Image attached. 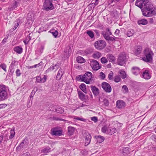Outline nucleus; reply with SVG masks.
<instances>
[{"mask_svg": "<svg viewBox=\"0 0 156 156\" xmlns=\"http://www.w3.org/2000/svg\"><path fill=\"white\" fill-rule=\"evenodd\" d=\"M32 35V34L30 33L23 41V42L25 45L27 44L28 43L29 41L31 40V35Z\"/></svg>", "mask_w": 156, "mask_h": 156, "instance_id": "obj_29", "label": "nucleus"}, {"mask_svg": "<svg viewBox=\"0 0 156 156\" xmlns=\"http://www.w3.org/2000/svg\"><path fill=\"white\" fill-rule=\"evenodd\" d=\"M13 50L15 52L19 54H21L23 52V48L20 46L15 47Z\"/></svg>", "mask_w": 156, "mask_h": 156, "instance_id": "obj_23", "label": "nucleus"}, {"mask_svg": "<svg viewBox=\"0 0 156 156\" xmlns=\"http://www.w3.org/2000/svg\"><path fill=\"white\" fill-rule=\"evenodd\" d=\"M101 62L102 64H105L107 63L108 61L107 58L105 57H103L101 59Z\"/></svg>", "mask_w": 156, "mask_h": 156, "instance_id": "obj_50", "label": "nucleus"}, {"mask_svg": "<svg viewBox=\"0 0 156 156\" xmlns=\"http://www.w3.org/2000/svg\"><path fill=\"white\" fill-rule=\"evenodd\" d=\"M50 32L55 37H56L58 34V32L56 30L54 31L51 30Z\"/></svg>", "mask_w": 156, "mask_h": 156, "instance_id": "obj_45", "label": "nucleus"}, {"mask_svg": "<svg viewBox=\"0 0 156 156\" xmlns=\"http://www.w3.org/2000/svg\"><path fill=\"white\" fill-rule=\"evenodd\" d=\"M108 129L107 128V127L106 126H104L101 129V131L103 133H108Z\"/></svg>", "mask_w": 156, "mask_h": 156, "instance_id": "obj_52", "label": "nucleus"}, {"mask_svg": "<svg viewBox=\"0 0 156 156\" xmlns=\"http://www.w3.org/2000/svg\"><path fill=\"white\" fill-rule=\"evenodd\" d=\"M120 0H111V4L114 3V4H113V5H115V4L117 3V2H119Z\"/></svg>", "mask_w": 156, "mask_h": 156, "instance_id": "obj_56", "label": "nucleus"}, {"mask_svg": "<svg viewBox=\"0 0 156 156\" xmlns=\"http://www.w3.org/2000/svg\"><path fill=\"white\" fill-rule=\"evenodd\" d=\"M119 73L122 78L124 79L126 77V76L125 72L123 70H120L119 71Z\"/></svg>", "mask_w": 156, "mask_h": 156, "instance_id": "obj_37", "label": "nucleus"}, {"mask_svg": "<svg viewBox=\"0 0 156 156\" xmlns=\"http://www.w3.org/2000/svg\"><path fill=\"white\" fill-rule=\"evenodd\" d=\"M126 61V54L124 52H122L119 55L118 59V64L120 66H123Z\"/></svg>", "mask_w": 156, "mask_h": 156, "instance_id": "obj_6", "label": "nucleus"}, {"mask_svg": "<svg viewBox=\"0 0 156 156\" xmlns=\"http://www.w3.org/2000/svg\"><path fill=\"white\" fill-rule=\"evenodd\" d=\"M70 48V47L68 46L66 48V49L64 50L65 55H66L67 57H69V54L71 53Z\"/></svg>", "mask_w": 156, "mask_h": 156, "instance_id": "obj_25", "label": "nucleus"}, {"mask_svg": "<svg viewBox=\"0 0 156 156\" xmlns=\"http://www.w3.org/2000/svg\"><path fill=\"white\" fill-rule=\"evenodd\" d=\"M113 73H109L108 76V78L110 80H112L113 79Z\"/></svg>", "mask_w": 156, "mask_h": 156, "instance_id": "obj_57", "label": "nucleus"}, {"mask_svg": "<svg viewBox=\"0 0 156 156\" xmlns=\"http://www.w3.org/2000/svg\"><path fill=\"white\" fill-rule=\"evenodd\" d=\"M143 78L145 79H149L151 77V75L149 73V71L148 70H145L143 72L142 74Z\"/></svg>", "mask_w": 156, "mask_h": 156, "instance_id": "obj_21", "label": "nucleus"}, {"mask_svg": "<svg viewBox=\"0 0 156 156\" xmlns=\"http://www.w3.org/2000/svg\"><path fill=\"white\" fill-rule=\"evenodd\" d=\"M47 79V76L45 75H42L40 76V83H43L46 81Z\"/></svg>", "mask_w": 156, "mask_h": 156, "instance_id": "obj_42", "label": "nucleus"}, {"mask_svg": "<svg viewBox=\"0 0 156 156\" xmlns=\"http://www.w3.org/2000/svg\"><path fill=\"white\" fill-rule=\"evenodd\" d=\"M8 98V89L7 87L4 84H0V101L6 100Z\"/></svg>", "mask_w": 156, "mask_h": 156, "instance_id": "obj_3", "label": "nucleus"}, {"mask_svg": "<svg viewBox=\"0 0 156 156\" xmlns=\"http://www.w3.org/2000/svg\"><path fill=\"white\" fill-rule=\"evenodd\" d=\"M51 134L55 136H60L62 135V130L58 129L57 128H54L51 129Z\"/></svg>", "mask_w": 156, "mask_h": 156, "instance_id": "obj_13", "label": "nucleus"}, {"mask_svg": "<svg viewBox=\"0 0 156 156\" xmlns=\"http://www.w3.org/2000/svg\"><path fill=\"white\" fill-rule=\"evenodd\" d=\"M51 148L49 147H47L41 150V153L46 154L51 151Z\"/></svg>", "mask_w": 156, "mask_h": 156, "instance_id": "obj_38", "label": "nucleus"}, {"mask_svg": "<svg viewBox=\"0 0 156 156\" xmlns=\"http://www.w3.org/2000/svg\"><path fill=\"white\" fill-rule=\"evenodd\" d=\"M135 33V32L133 30H129L127 32V35L128 37H130L133 36V34Z\"/></svg>", "mask_w": 156, "mask_h": 156, "instance_id": "obj_41", "label": "nucleus"}, {"mask_svg": "<svg viewBox=\"0 0 156 156\" xmlns=\"http://www.w3.org/2000/svg\"><path fill=\"white\" fill-rule=\"evenodd\" d=\"M109 61L111 62H114L115 61V57L112 54H109L107 55Z\"/></svg>", "mask_w": 156, "mask_h": 156, "instance_id": "obj_35", "label": "nucleus"}, {"mask_svg": "<svg viewBox=\"0 0 156 156\" xmlns=\"http://www.w3.org/2000/svg\"><path fill=\"white\" fill-rule=\"evenodd\" d=\"M100 76L102 79H104L105 77V74L102 72H101L100 73Z\"/></svg>", "mask_w": 156, "mask_h": 156, "instance_id": "obj_58", "label": "nucleus"}, {"mask_svg": "<svg viewBox=\"0 0 156 156\" xmlns=\"http://www.w3.org/2000/svg\"><path fill=\"white\" fill-rule=\"evenodd\" d=\"M91 119L92 120L94 121V122H97L98 120L97 117L95 116L92 117Z\"/></svg>", "mask_w": 156, "mask_h": 156, "instance_id": "obj_62", "label": "nucleus"}, {"mask_svg": "<svg viewBox=\"0 0 156 156\" xmlns=\"http://www.w3.org/2000/svg\"><path fill=\"white\" fill-rule=\"evenodd\" d=\"M78 93L80 99H82L84 98L85 95L81 91H78Z\"/></svg>", "mask_w": 156, "mask_h": 156, "instance_id": "obj_46", "label": "nucleus"}, {"mask_svg": "<svg viewBox=\"0 0 156 156\" xmlns=\"http://www.w3.org/2000/svg\"><path fill=\"white\" fill-rule=\"evenodd\" d=\"M16 76H20L21 74V73L20 72V69H16Z\"/></svg>", "mask_w": 156, "mask_h": 156, "instance_id": "obj_54", "label": "nucleus"}, {"mask_svg": "<svg viewBox=\"0 0 156 156\" xmlns=\"http://www.w3.org/2000/svg\"><path fill=\"white\" fill-rule=\"evenodd\" d=\"M76 61L78 63H84L86 61L81 56L78 57L76 58Z\"/></svg>", "mask_w": 156, "mask_h": 156, "instance_id": "obj_33", "label": "nucleus"}, {"mask_svg": "<svg viewBox=\"0 0 156 156\" xmlns=\"http://www.w3.org/2000/svg\"><path fill=\"white\" fill-rule=\"evenodd\" d=\"M129 153V148L128 147H123L122 150L120 151V153L124 155H125Z\"/></svg>", "mask_w": 156, "mask_h": 156, "instance_id": "obj_16", "label": "nucleus"}, {"mask_svg": "<svg viewBox=\"0 0 156 156\" xmlns=\"http://www.w3.org/2000/svg\"><path fill=\"white\" fill-rule=\"evenodd\" d=\"M7 106V104H0V109L5 108Z\"/></svg>", "mask_w": 156, "mask_h": 156, "instance_id": "obj_63", "label": "nucleus"}, {"mask_svg": "<svg viewBox=\"0 0 156 156\" xmlns=\"http://www.w3.org/2000/svg\"><path fill=\"white\" fill-rule=\"evenodd\" d=\"M95 138L97 140V142L99 143L103 142L104 140V137L101 136H95Z\"/></svg>", "mask_w": 156, "mask_h": 156, "instance_id": "obj_32", "label": "nucleus"}, {"mask_svg": "<svg viewBox=\"0 0 156 156\" xmlns=\"http://www.w3.org/2000/svg\"><path fill=\"white\" fill-rule=\"evenodd\" d=\"M75 130V128L72 126H69L68 127V131L69 135H73Z\"/></svg>", "mask_w": 156, "mask_h": 156, "instance_id": "obj_28", "label": "nucleus"}, {"mask_svg": "<svg viewBox=\"0 0 156 156\" xmlns=\"http://www.w3.org/2000/svg\"><path fill=\"white\" fill-rule=\"evenodd\" d=\"M18 4V3L14 1L11 5V6L9 7V10L10 11H12L15 9L17 7Z\"/></svg>", "mask_w": 156, "mask_h": 156, "instance_id": "obj_30", "label": "nucleus"}, {"mask_svg": "<svg viewBox=\"0 0 156 156\" xmlns=\"http://www.w3.org/2000/svg\"><path fill=\"white\" fill-rule=\"evenodd\" d=\"M0 67H1L5 72L6 71V66L5 64H1L0 65Z\"/></svg>", "mask_w": 156, "mask_h": 156, "instance_id": "obj_53", "label": "nucleus"}, {"mask_svg": "<svg viewBox=\"0 0 156 156\" xmlns=\"http://www.w3.org/2000/svg\"><path fill=\"white\" fill-rule=\"evenodd\" d=\"M87 34L91 38H93L94 36V34L93 32L91 30H87Z\"/></svg>", "mask_w": 156, "mask_h": 156, "instance_id": "obj_48", "label": "nucleus"}, {"mask_svg": "<svg viewBox=\"0 0 156 156\" xmlns=\"http://www.w3.org/2000/svg\"><path fill=\"white\" fill-rule=\"evenodd\" d=\"M101 34L105 39L107 41H112L115 40L114 37H113L110 36V35H112V33L108 28L106 29V31H102Z\"/></svg>", "mask_w": 156, "mask_h": 156, "instance_id": "obj_5", "label": "nucleus"}, {"mask_svg": "<svg viewBox=\"0 0 156 156\" xmlns=\"http://www.w3.org/2000/svg\"><path fill=\"white\" fill-rule=\"evenodd\" d=\"M73 118L76 120H80L83 122H85L86 121V119H84L82 118L76 116H73Z\"/></svg>", "mask_w": 156, "mask_h": 156, "instance_id": "obj_44", "label": "nucleus"}, {"mask_svg": "<svg viewBox=\"0 0 156 156\" xmlns=\"http://www.w3.org/2000/svg\"><path fill=\"white\" fill-rule=\"evenodd\" d=\"M64 73L63 70L60 69L58 72L56 78V79L58 80H60L63 74Z\"/></svg>", "mask_w": 156, "mask_h": 156, "instance_id": "obj_18", "label": "nucleus"}, {"mask_svg": "<svg viewBox=\"0 0 156 156\" xmlns=\"http://www.w3.org/2000/svg\"><path fill=\"white\" fill-rule=\"evenodd\" d=\"M122 89L125 90L126 92L128 91V89L126 85H124L122 87Z\"/></svg>", "mask_w": 156, "mask_h": 156, "instance_id": "obj_61", "label": "nucleus"}, {"mask_svg": "<svg viewBox=\"0 0 156 156\" xmlns=\"http://www.w3.org/2000/svg\"><path fill=\"white\" fill-rule=\"evenodd\" d=\"M144 56L142 58L143 60L147 62L151 63L153 61L154 53L151 49L146 48L143 51Z\"/></svg>", "mask_w": 156, "mask_h": 156, "instance_id": "obj_2", "label": "nucleus"}, {"mask_svg": "<svg viewBox=\"0 0 156 156\" xmlns=\"http://www.w3.org/2000/svg\"><path fill=\"white\" fill-rule=\"evenodd\" d=\"M106 44V42L105 41L101 40L95 42L94 46L97 49L100 50L104 48Z\"/></svg>", "mask_w": 156, "mask_h": 156, "instance_id": "obj_7", "label": "nucleus"}, {"mask_svg": "<svg viewBox=\"0 0 156 156\" xmlns=\"http://www.w3.org/2000/svg\"><path fill=\"white\" fill-rule=\"evenodd\" d=\"M116 106L119 108H124L126 106L125 103L122 100H118L116 102Z\"/></svg>", "mask_w": 156, "mask_h": 156, "instance_id": "obj_15", "label": "nucleus"}, {"mask_svg": "<svg viewBox=\"0 0 156 156\" xmlns=\"http://www.w3.org/2000/svg\"><path fill=\"white\" fill-rule=\"evenodd\" d=\"M80 89L84 93H87L86 85L84 83H82L80 86Z\"/></svg>", "mask_w": 156, "mask_h": 156, "instance_id": "obj_36", "label": "nucleus"}, {"mask_svg": "<svg viewBox=\"0 0 156 156\" xmlns=\"http://www.w3.org/2000/svg\"><path fill=\"white\" fill-rule=\"evenodd\" d=\"M147 21L145 19H142L138 21V23L139 25H145L147 24Z\"/></svg>", "mask_w": 156, "mask_h": 156, "instance_id": "obj_31", "label": "nucleus"}, {"mask_svg": "<svg viewBox=\"0 0 156 156\" xmlns=\"http://www.w3.org/2000/svg\"><path fill=\"white\" fill-rule=\"evenodd\" d=\"M92 57L95 59L99 58L101 56V53L98 51H96L92 55Z\"/></svg>", "mask_w": 156, "mask_h": 156, "instance_id": "obj_27", "label": "nucleus"}, {"mask_svg": "<svg viewBox=\"0 0 156 156\" xmlns=\"http://www.w3.org/2000/svg\"><path fill=\"white\" fill-rule=\"evenodd\" d=\"M120 33V30L118 29H116L115 32V34L116 35H118Z\"/></svg>", "mask_w": 156, "mask_h": 156, "instance_id": "obj_64", "label": "nucleus"}, {"mask_svg": "<svg viewBox=\"0 0 156 156\" xmlns=\"http://www.w3.org/2000/svg\"><path fill=\"white\" fill-rule=\"evenodd\" d=\"M104 105L105 106H108L109 105V102L108 100L105 99L103 101Z\"/></svg>", "mask_w": 156, "mask_h": 156, "instance_id": "obj_55", "label": "nucleus"}, {"mask_svg": "<svg viewBox=\"0 0 156 156\" xmlns=\"http://www.w3.org/2000/svg\"><path fill=\"white\" fill-rule=\"evenodd\" d=\"M108 133L111 135L114 134L116 132L117 130L115 128H110L108 129Z\"/></svg>", "mask_w": 156, "mask_h": 156, "instance_id": "obj_34", "label": "nucleus"}, {"mask_svg": "<svg viewBox=\"0 0 156 156\" xmlns=\"http://www.w3.org/2000/svg\"><path fill=\"white\" fill-rule=\"evenodd\" d=\"M46 63V61L45 60L43 59L42 61L40 62V66H42L41 69L44 68L45 66V64Z\"/></svg>", "mask_w": 156, "mask_h": 156, "instance_id": "obj_51", "label": "nucleus"}, {"mask_svg": "<svg viewBox=\"0 0 156 156\" xmlns=\"http://www.w3.org/2000/svg\"><path fill=\"white\" fill-rule=\"evenodd\" d=\"M91 90L94 94L95 95H97L98 94L99 91L98 89L95 86H92L91 87Z\"/></svg>", "mask_w": 156, "mask_h": 156, "instance_id": "obj_26", "label": "nucleus"}, {"mask_svg": "<svg viewBox=\"0 0 156 156\" xmlns=\"http://www.w3.org/2000/svg\"><path fill=\"white\" fill-rule=\"evenodd\" d=\"M8 134H6L4 136H3V143L5 144H6L7 142L9 140L8 138Z\"/></svg>", "mask_w": 156, "mask_h": 156, "instance_id": "obj_40", "label": "nucleus"}, {"mask_svg": "<svg viewBox=\"0 0 156 156\" xmlns=\"http://www.w3.org/2000/svg\"><path fill=\"white\" fill-rule=\"evenodd\" d=\"M29 144V142L28 140L26 139H24L21 142L20 144L16 147V150L20 151L22 148H26Z\"/></svg>", "mask_w": 156, "mask_h": 156, "instance_id": "obj_10", "label": "nucleus"}, {"mask_svg": "<svg viewBox=\"0 0 156 156\" xmlns=\"http://www.w3.org/2000/svg\"><path fill=\"white\" fill-rule=\"evenodd\" d=\"M33 15V14L31 13L28 14L26 23V25H32L34 20Z\"/></svg>", "mask_w": 156, "mask_h": 156, "instance_id": "obj_12", "label": "nucleus"}, {"mask_svg": "<svg viewBox=\"0 0 156 156\" xmlns=\"http://www.w3.org/2000/svg\"><path fill=\"white\" fill-rule=\"evenodd\" d=\"M92 74L90 72L85 73L83 75L79 76L80 80L81 81L87 84L90 83L92 82Z\"/></svg>", "mask_w": 156, "mask_h": 156, "instance_id": "obj_4", "label": "nucleus"}, {"mask_svg": "<svg viewBox=\"0 0 156 156\" xmlns=\"http://www.w3.org/2000/svg\"><path fill=\"white\" fill-rule=\"evenodd\" d=\"M60 67V64L58 63L54 65L51 66L50 68L48 69V71H51L55 69V71H56Z\"/></svg>", "mask_w": 156, "mask_h": 156, "instance_id": "obj_20", "label": "nucleus"}, {"mask_svg": "<svg viewBox=\"0 0 156 156\" xmlns=\"http://www.w3.org/2000/svg\"><path fill=\"white\" fill-rule=\"evenodd\" d=\"M135 5L141 9L143 15L146 16H152L156 14L152 4L146 0H136Z\"/></svg>", "mask_w": 156, "mask_h": 156, "instance_id": "obj_1", "label": "nucleus"}, {"mask_svg": "<svg viewBox=\"0 0 156 156\" xmlns=\"http://www.w3.org/2000/svg\"><path fill=\"white\" fill-rule=\"evenodd\" d=\"M121 80L120 77L118 75L114 77V80L115 82H119Z\"/></svg>", "mask_w": 156, "mask_h": 156, "instance_id": "obj_47", "label": "nucleus"}, {"mask_svg": "<svg viewBox=\"0 0 156 156\" xmlns=\"http://www.w3.org/2000/svg\"><path fill=\"white\" fill-rule=\"evenodd\" d=\"M102 88L105 91L110 93L112 91V88L110 84L107 83L103 82L102 83Z\"/></svg>", "mask_w": 156, "mask_h": 156, "instance_id": "obj_11", "label": "nucleus"}, {"mask_svg": "<svg viewBox=\"0 0 156 156\" xmlns=\"http://www.w3.org/2000/svg\"><path fill=\"white\" fill-rule=\"evenodd\" d=\"M85 137V146H87L88 145L90 142L91 139V136L89 133H86V136Z\"/></svg>", "mask_w": 156, "mask_h": 156, "instance_id": "obj_14", "label": "nucleus"}, {"mask_svg": "<svg viewBox=\"0 0 156 156\" xmlns=\"http://www.w3.org/2000/svg\"><path fill=\"white\" fill-rule=\"evenodd\" d=\"M9 71V74L10 75L12 76L13 73L14 72V70L13 67H12V66H10Z\"/></svg>", "mask_w": 156, "mask_h": 156, "instance_id": "obj_43", "label": "nucleus"}, {"mask_svg": "<svg viewBox=\"0 0 156 156\" xmlns=\"http://www.w3.org/2000/svg\"><path fill=\"white\" fill-rule=\"evenodd\" d=\"M31 95H30V98H28L27 101V107L28 108H29L32 103V101H31Z\"/></svg>", "mask_w": 156, "mask_h": 156, "instance_id": "obj_49", "label": "nucleus"}, {"mask_svg": "<svg viewBox=\"0 0 156 156\" xmlns=\"http://www.w3.org/2000/svg\"><path fill=\"white\" fill-rule=\"evenodd\" d=\"M132 72L134 75H137L140 73V69L137 67H133L132 68Z\"/></svg>", "mask_w": 156, "mask_h": 156, "instance_id": "obj_24", "label": "nucleus"}, {"mask_svg": "<svg viewBox=\"0 0 156 156\" xmlns=\"http://www.w3.org/2000/svg\"><path fill=\"white\" fill-rule=\"evenodd\" d=\"M10 134L9 136V139H11L14 137L15 134L14 129H11L10 130Z\"/></svg>", "mask_w": 156, "mask_h": 156, "instance_id": "obj_39", "label": "nucleus"}, {"mask_svg": "<svg viewBox=\"0 0 156 156\" xmlns=\"http://www.w3.org/2000/svg\"><path fill=\"white\" fill-rule=\"evenodd\" d=\"M21 156H31V155L29 152H27L22 154Z\"/></svg>", "mask_w": 156, "mask_h": 156, "instance_id": "obj_59", "label": "nucleus"}, {"mask_svg": "<svg viewBox=\"0 0 156 156\" xmlns=\"http://www.w3.org/2000/svg\"><path fill=\"white\" fill-rule=\"evenodd\" d=\"M55 119L56 120H60V121H65V122H66V121H68L64 119H62V118H60L59 117L55 118Z\"/></svg>", "mask_w": 156, "mask_h": 156, "instance_id": "obj_60", "label": "nucleus"}, {"mask_svg": "<svg viewBox=\"0 0 156 156\" xmlns=\"http://www.w3.org/2000/svg\"><path fill=\"white\" fill-rule=\"evenodd\" d=\"M49 109L50 111H54V110H55V111L61 114L63 113L64 111V109L62 107H58L57 108H55V109H51L49 108Z\"/></svg>", "mask_w": 156, "mask_h": 156, "instance_id": "obj_19", "label": "nucleus"}, {"mask_svg": "<svg viewBox=\"0 0 156 156\" xmlns=\"http://www.w3.org/2000/svg\"><path fill=\"white\" fill-rule=\"evenodd\" d=\"M90 62V65L94 70L96 71L101 68V66L97 61L93 59Z\"/></svg>", "mask_w": 156, "mask_h": 156, "instance_id": "obj_9", "label": "nucleus"}, {"mask_svg": "<svg viewBox=\"0 0 156 156\" xmlns=\"http://www.w3.org/2000/svg\"><path fill=\"white\" fill-rule=\"evenodd\" d=\"M52 0L45 1L43 5L44 9L46 11L53 9L54 8V7L52 4Z\"/></svg>", "mask_w": 156, "mask_h": 156, "instance_id": "obj_8", "label": "nucleus"}, {"mask_svg": "<svg viewBox=\"0 0 156 156\" xmlns=\"http://www.w3.org/2000/svg\"><path fill=\"white\" fill-rule=\"evenodd\" d=\"M142 50V48L141 46H137L135 48L134 53L136 55H138L141 53Z\"/></svg>", "mask_w": 156, "mask_h": 156, "instance_id": "obj_22", "label": "nucleus"}, {"mask_svg": "<svg viewBox=\"0 0 156 156\" xmlns=\"http://www.w3.org/2000/svg\"><path fill=\"white\" fill-rule=\"evenodd\" d=\"M21 22V20L20 19H18L16 20V21L14 22V27L12 28L10 30V31L11 32H13L14 31L15 29H16L18 27L19 24Z\"/></svg>", "mask_w": 156, "mask_h": 156, "instance_id": "obj_17", "label": "nucleus"}]
</instances>
